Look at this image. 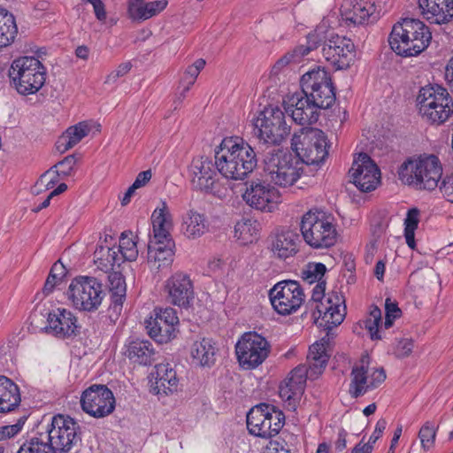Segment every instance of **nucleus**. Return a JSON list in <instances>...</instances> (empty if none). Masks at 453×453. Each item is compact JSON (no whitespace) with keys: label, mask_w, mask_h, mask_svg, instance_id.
<instances>
[{"label":"nucleus","mask_w":453,"mask_h":453,"mask_svg":"<svg viewBox=\"0 0 453 453\" xmlns=\"http://www.w3.org/2000/svg\"><path fill=\"white\" fill-rule=\"evenodd\" d=\"M381 322V310L372 305L369 317L364 320L365 328L368 331L372 340H380L382 337L379 333V325Z\"/></svg>","instance_id":"obj_45"},{"label":"nucleus","mask_w":453,"mask_h":453,"mask_svg":"<svg viewBox=\"0 0 453 453\" xmlns=\"http://www.w3.org/2000/svg\"><path fill=\"white\" fill-rule=\"evenodd\" d=\"M156 368V381L153 391L157 395H168L177 391L179 380L176 372L169 364H159Z\"/></svg>","instance_id":"obj_36"},{"label":"nucleus","mask_w":453,"mask_h":453,"mask_svg":"<svg viewBox=\"0 0 453 453\" xmlns=\"http://www.w3.org/2000/svg\"><path fill=\"white\" fill-rule=\"evenodd\" d=\"M326 60L339 70L347 69L354 63L356 49L353 42L345 36L331 35L323 44Z\"/></svg>","instance_id":"obj_18"},{"label":"nucleus","mask_w":453,"mask_h":453,"mask_svg":"<svg viewBox=\"0 0 453 453\" xmlns=\"http://www.w3.org/2000/svg\"><path fill=\"white\" fill-rule=\"evenodd\" d=\"M441 193L449 203H453V175H447L438 184Z\"/></svg>","instance_id":"obj_53"},{"label":"nucleus","mask_w":453,"mask_h":453,"mask_svg":"<svg viewBox=\"0 0 453 453\" xmlns=\"http://www.w3.org/2000/svg\"><path fill=\"white\" fill-rule=\"evenodd\" d=\"M285 112L289 115L294 122L309 127L316 123L319 117V109L301 92H296L287 96L283 100Z\"/></svg>","instance_id":"obj_20"},{"label":"nucleus","mask_w":453,"mask_h":453,"mask_svg":"<svg viewBox=\"0 0 453 453\" xmlns=\"http://www.w3.org/2000/svg\"><path fill=\"white\" fill-rule=\"evenodd\" d=\"M432 33L418 19L405 18L396 22L388 36L394 52L401 57H414L423 52L430 44Z\"/></svg>","instance_id":"obj_2"},{"label":"nucleus","mask_w":453,"mask_h":453,"mask_svg":"<svg viewBox=\"0 0 453 453\" xmlns=\"http://www.w3.org/2000/svg\"><path fill=\"white\" fill-rule=\"evenodd\" d=\"M153 236L150 241H166L173 239L170 230L173 226L172 216L165 202H162V208H157L151 215Z\"/></svg>","instance_id":"obj_35"},{"label":"nucleus","mask_w":453,"mask_h":453,"mask_svg":"<svg viewBox=\"0 0 453 453\" xmlns=\"http://www.w3.org/2000/svg\"><path fill=\"white\" fill-rule=\"evenodd\" d=\"M270 353V344L257 333H245L235 345V354L240 365L254 369L261 365Z\"/></svg>","instance_id":"obj_14"},{"label":"nucleus","mask_w":453,"mask_h":453,"mask_svg":"<svg viewBox=\"0 0 453 453\" xmlns=\"http://www.w3.org/2000/svg\"><path fill=\"white\" fill-rule=\"evenodd\" d=\"M387 421L385 418H380L377 421L375 429L372 434L370 436L368 441L372 445L377 441V440L382 435L384 430L387 427Z\"/></svg>","instance_id":"obj_60"},{"label":"nucleus","mask_w":453,"mask_h":453,"mask_svg":"<svg viewBox=\"0 0 453 453\" xmlns=\"http://www.w3.org/2000/svg\"><path fill=\"white\" fill-rule=\"evenodd\" d=\"M326 304L320 303L317 304L316 311L319 318L322 320L334 325H341L346 315V306L344 296L338 291L333 290L328 294Z\"/></svg>","instance_id":"obj_28"},{"label":"nucleus","mask_w":453,"mask_h":453,"mask_svg":"<svg viewBox=\"0 0 453 453\" xmlns=\"http://www.w3.org/2000/svg\"><path fill=\"white\" fill-rule=\"evenodd\" d=\"M271 238L272 251L280 258H288L298 251L299 234L290 229L278 230Z\"/></svg>","instance_id":"obj_30"},{"label":"nucleus","mask_w":453,"mask_h":453,"mask_svg":"<svg viewBox=\"0 0 453 453\" xmlns=\"http://www.w3.org/2000/svg\"><path fill=\"white\" fill-rule=\"evenodd\" d=\"M45 331L60 339L73 338L80 334L81 326L72 311L58 308L48 313Z\"/></svg>","instance_id":"obj_25"},{"label":"nucleus","mask_w":453,"mask_h":453,"mask_svg":"<svg viewBox=\"0 0 453 453\" xmlns=\"http://www.w3.org/2000/svg\"><path fill=\"white\" fill-rule=\"evenodd\" d=\"M349 174L353 184L365 193L374 190L380 180V169L366 153L359 154Z\"/></svg>","instance_id":"obj_22"},{"label":"nucleus","mask_w":453,"mask_h":453,"mask_svg":"<svg viewBox=\"0 0 453 453\" xmlns=\"http://www.w3.org/2000/svg\"><path fill=\"white\" fill-rule=\"evenodd\" d=\"M26 420L27 416H22L16 424L0 427V441L12 438L18 434L21 431Z\"/></svg>","instance_id":"obj_51"},{"label":"nucleus","mask_w":453,"mask_h":453,"mask_svg":"<svg viewBox=\"0 0 453 453\" xmlns=\"http://www.w3.org/2000/svg\"><path fill=\"white\" fill-rule=\"evenodd\" d=\"M145 323L149 335L162 344L175 337L179 318L173 308H155L154 317H150Z\"/></svg>","instance_id":"obj_17"},{"label":"nucleus","mask_w":453,"mask_h":453,"mask_svg":"<svg viewBox=\"0 0 453 453\" xmlns=\"http://www.w3.org/2000/svg\"><path fill=\"white\" fill-rule=\"evenodd\" d=\"M292 148L299 159L307 165L319 166L328 155L326 136L313 127H302L292 138Z\"/></svg>","instance_id":"obj_7"},{"label":"nucleus","mask_w":453,"mask_h":453,"mask_svg":"<svg viewBox=\"0 0 453 453\" xmlns=\"http://www.w3.org/2000/svg\"><path fill=\"white\" fill-rule=\"evenodd\" d=\"M413 349V342L411 339H403L397 343L395 355L398 358H404L411 353Z\"/></svg>","instance_id":"obj_55"},{"label":"nucleus","mask_w":453,"mask_h":453,"mask_svg":"<svg viewBox=\"0 0 453 453\" xmlns=\"http://www.w3.org/2000/svg\"><path fill=\"white\" fill-rule=\"evenodd\" d=\"M175 243L173 239L166 241H150L148 243V263L157 269L169 267L174 257Z\"/></svg>","instance_id":"obj_29"},{"label":"nucleus","mask_w":453,"mask_h":453,"mask_svg":"<svg viewBox=\"0 0 453 453\" xmlns=\"http://www.w3.org/2000/svg\"><path fill=\"white\" fill-rule=\"evenodd\" d=\"M81 404L86 413L100 418L113 412L115 398L106 385L93 384L83 391Z\"/></svg>","instance_id":"obj_15"},{"label":"nucleus","mask_w":453,"mask_h":453,"mask_svg":"<svg viewBox=\"0 0 453 453\" xmlns=\"http://www.w3.org/2000/svg\"><path fill=\"white\" fill-rule=\"evenodd\" d=\"M419 222V210L418 208H411L407 212V217L404 220V230L415 231L418 228Z\"/></svg>","instance_id":"obj_56"},{"label":"nucleus","mask_w":453,"mask_h":453,"mask_svg":"<svg viewBox=\"0 0 453 453\" xmlns=\"http://www.w3.org/2000/svg\"><path fill=\"white\" fill-rule=\"evenodd\" d=\"M165 290L169 303L180 308L190 307L195 298L193 283L183 273H176L167 279Z\"/></svg>","instance_id":"obj_24"},{"label":"nucleus","mask_w":453,"mask_h":453,"mask_svg":"<svg viewBox=\"0 0 453 453\" xmlns=\"http://www.w3.org/2000/svg\"><path fill=\"white\" fill-rule=\"evenodd\" d=\"M46 75V67L32 56L15 58L8 71L11 86L22 96L36 94L44 85Z\"/></svg>","instance_id":"obj_4"},{"label":"nucleus","mask_w":453,"mask_h":453,"mask_svg":"<svg viewBox=\"0 0 453 453\" xmlns=\"http://www.w3.org/2000/svg\"><path fill=\"white\" fill-rule=\"evenodd\" d=\"M125 354L132 363L151 365L156 360L157 351L149 340L135 339L127 345Z\"/></svg>","instance_id":"obj_32"},{"label":"nucleus","mask_w":453,"mask_h":453,"mask_svg":"<svg viewBox=\"0 0 453 453\" xmlns=\"http://www.w3.org/2000/svg\"><path fill=\"white\" fill-rule=\"evenodd\" d=\"M243 200L251 208L261 211H273L280 203L279 191L265 181L252 180L246 183Z\"/></svg>","instance_id":"obj_19"},{"label":"nucleus","mask_w":453,"mask_h":453,"mask_svg":"<svg viewBox=\"0 0 453 453\" xmlns=\"http://www.w3.org/2000/svg\"><path fill=\"white\" fill-rule=\"evenodd\" d=\"M326 267L322 263H310L302 272V278L309 284L322 282Z\"/></svg>","instance_id":"obj_47"},{"label":"nucleus","mask_w":453,"mask_h":453,"mask_svg":"<svg viewBox=\"0 0 453 453\" xmlns=\"http://www.w3.org/2000/svg\"><path fill=\"white\" fill-rule=\"evenodd\" d=\"M385 312L386 315H390L393 319H397L401 316L402 311L399 309L395 302H392L390 298L385 301Z\"/></svg>","instance_id":"obj_62"},{"label":"nucleus","mask_w":453,"mask_h":453,"mask_svg":"<svg viewBox=\"0 0 453 453\" xmlns=\"http://www.w3.org/2000/svg\"><path fill=\"white\" fill-rule=\"evenodd\" d=\"M119 248L116 250L115 248H107L106 249V257L103 258L98 257L97 259L100 261L106 260L107 264L113 266L115 264L119 265L120 258L119 257ZM100 265H103V262H100Z\"/></svg>","instance_id":"obj_59"},{"label":"nucleus","mask_w":453,"mask_h":453,"mask_svg":"<svg viewBox=\"0 0 453 453\" xmlns=\"http://www.w3.org/2000/svg\"><path fill=\"white\" fill-rule=\"evenodd\" d=\"M199 75L197 69L194 68L191 65H188L183 74L181 82L185 83V86L180 95L177 96L174 101L175 108L183 101L186 97V94L189 91L190 88L196 82L197 76Z\"/></svg>","instance_id":"obj_49"},{"label":"nucleus","mask_w":453,"mask_h":453,"mask_svg":"<svg viewBox=\"0 0 453 453\" xmlns=\"http://www.w3.org/2000/svg\"><path fill=\"white\" fill-rule=\"evenodd\" d=\"M247 428L250 434L271 438L279 434L285 423V415L275 406L260 403L247 413Z\"/></svg>","instance_id":"obj_10"},{"label":"nucleus","mask_w":453,"mask_h":453,"mask_svg":"<svg viewBox=\"0 0 453 453\" xmlns=\"http://www.w3.org/2000/svg\"><path fill=\"white\" fill-rule=\"evenodd\" d=\"M307 379L310 380L307 365H299L290 372L289 376L280 384V396L288 404L289 410H296L304 393Z\"/></svg>","instance_id":"obj_23"},{"label":"nucleus","mask_w":453,"mask_h":453,"mask_svg":"<svg viewBox=\"0 0 453 453\" xmlns=\"http://www.w3.org/2000/svg\"><path fill=\"white\" fill-rule=\"evenodd\" d=\"M166 0L145 2L144 0H130L128 4V13L134 20H146L161 12L167 6Z\"/></svg>","instance_id":"obj_34"},{"label":"nucleus","mask_w":453,"mask_h":453,"mask_svg":"<svg viewBox=\"0 0 453 453\" xmlns=\"http://www.w3.org/2000/svg\"><path fill=\"white\" fill-rule=\"evenodd\" d=\"M119 250L124 259L127 261H134L138 256L136 242L126 233L121 234Z\"/></svg>","instance_id":"obj_48"},{"label":"nucleus","mask_w":453,"mask_h":453,"mask_svg":"<svg viewBox=\"0 0 453 453\" xmlns=\"http://www.w3.org/2000/svg\"><path fill=\"white\" fill-rule=\"evenodd\" d=\"M152 173L150 170L142 171L138 173L135 180L132 184L134 188H139L147 184V182L151 179Z\"/></svg>","instance_id":"obj_63"},{"label":"nucleus","mask_w":453,"mask_h":453,"mask_svg":"<svg viewBox=\"0 0 453 453\" xmlns=\"http://www.w3.org/2000/svg\"><path fill=\"white\" fill-rule=\"evenodd\" d=\"M303 94L319 109H328L335 102V92L327 71L320 66L305 73L300 79Z\"/></svg>","instance_id":"obj_8"},{"label":"nucleus","mask_w":453,"mask_h":453,"mask_svg":"<svg viewBox=\"0 0 453 453\" xmlns=\"http://www.w3.org/2000/svg\"><path fill=\"white\" fill-rule=\"evenodd\" d=\"M17 453H55L48 441L38 437L26 441Z\"/></svg>","instance_id":"obj_46"},{"label":"nucleus","mask_w":453,"mask_h":453,"mask_svg":"<svg viewBox=\"0 0 453 453\" xmlns=\"http://www.w3.org/2000/svg\"><path fill=\"white\" fill-rule=\"evenodd\" d=\"M342 15L354 25H363L378 19L376 6L372 0H348L342 6Z\"/></svg>","instance_id":"obj_26"},{"label":"nucleus","mask_w":453,"mask_h":453,"mask_svg":"<svg viewBox=\"0 0 453 453\" xmlns=\"http://www.w3.org/2000/svg\"><path fill=\"white\" fill-rule=\"evenodd\" d=\"M257 163L254 149L239 137L225 138L215 151V165L226 179L242 180L252 173Z\"/></svg>","instance_id":"obj_1"},{"label":"nucleus","mask_w":453,"mask_h":453,"mask_svg":"<svg viewBox=\"0 0 453 453\" xmlns=\"http://www.w3.org/2000/svg\"><path fill=\"white\" fill-rule=\"evenodd\" d=\"M132 68V65L130 62H126L120 64L115 71H112L110 74L107 75L104 83L110 84L114 83L119 77L127 74Z\"/></svg>","instance_id":"obj_54"},{"label":"nucleus","mask_w":453,"mask_h":453,"mask_svg":"<svg viewBox=\"0 0 453 453\" xmlns=\"http://www.w3.org/2000/svg\"><path fill=\"white\" fill-rule=\"evenodd\" d=\"M418 7L432 24H446L453 18V0H418Z\"/></svg>","instance_id":"obj_27"},{"label":"nucleus","mask_w":453,"mask_h":453,"mask_svg":"<svg viewBox=\"0 0 453 453\" xmlns=\"http://www.w3.org/2000/svg\"><path fill=\"white\" fill-rule=\"evenodd\" d=\"M47 433L48 442L55 453H67L81 441V427L70 417L54 416Z\"/></svg>","instance_id":"obj_13"},{"label":"nucleus","mask_w":453,"mask_h":453,"mask_svg":"<svg viewBox=\"0 0 453 453\" xmlns=\"http://www.w3.org/2000/svg\"><path fill=\"white\" fill-rule=\"evenodd\" d=\"M328 359L329 355L326 353L324 343L315 342L310 347L307 364H305L309 369L310 380H316L323 373Z\"/></svg>","instance_id":"obj_38"},{"label":"nucleus","mask_w":453,"mask_h":453,"mask_svg":"<svg viewBox=\"0 0 453 453\" xmlns=\"http://www.w3.org/2000/svg\"><path fill=\"white\" fill-rule=\"evenodd\" d=\"M300 230L304 242L312 249H327L337 242L338 233L330 216L310 210L302 217Z\"/></svg>","instance_id":"obj_6"},{"label":"nucleus","mask_w":453,"mask_h":453,"mask_svg":"<svg viewBox=\"0 0 453 453\" xmlns=\"http://www.w3.org/2000/svg\"><path fill=\"white\" fill-rule=\"evenodd\" d=\"M386 379V372L383 368L375 369V371L371 375V380L367 385V388L370 389L377 388L380 383H382Z\"/></svg>","instance_id":"obj_58"},{"label":"nucleus","mask_w":453,"mask_h":453,"mask_svg":"<svg viewBox=\"0 0 453 453\" xmlns=\"http://www.w3.org/2000/svg\"><path fill=\"white\" fill-rule=\"evenodd\" d=\"M21 402L19 388L11 379L0 375V413H8L18 408Z\"/></svg>","instance_id":"obj_33"},{"label":"nucleus","mask_w":453,"mask_h":453,"mask_svg":"<svg viewBox=\"0 0 453 453\" xmlns=\"http://www.w3.org/2000/svg\"><path fill=\"white\" fill-rule=\"evenodd\" d=\"M269 296L273 307L281 315L295 312L304 300L303 289L295 280H284L277 283L270 290Z\"/></svg>","instance_id":"obj_16"},{"label":"nucleus","mask_w":453,"mask_h":453,"mask_svg":"<svg viewBox=\"0 0 453 453\" xmlns=\"http://www.w3.org/2000/svg\"><path fill=\"white\" fill-rule=\"evenodd\" d=\"M108 288L111 299L109 310L118 316L122 311L127 294V284L121 273L111 272L108 274Z\"/></svg>","instance_id":"obj_37"},{"label":"nucleus","mask_w":453,"mask_h":453,"mask_svg":"<svg viewBox=\"0 0 453 453\" xmlns=\"http://www.w3.org/2000/svg\"><path fill=\"white\" fill-rule=\"evenodd\" d=\"M339 325H334L331 323L324 322L322 319L319 322V326H323L326 332L325 336H323L319 343H324V347L327 348L331 342L334 340L335 336V333L334 332V328L338 326Z\"/></svg>","instance_id":"obj_57"},{"label":"nucleus","mask_w":453,"mask_h":453,"mask_svg":"<svg viewBox=\"0 0 453 453\" xmlns=\"http://www.w3.org/2000/svg\"><path fill=\"white\" fill-rule=\"evenodd\" d=\"M18 34L14 15L5 9H0V49L11 45Z\"/></svg>","instance_id":"obj_43"},{"label":"nucleus","mask_w":453,"mask_h":453,"mask_svg":"<svg viewBox=\"0 0 453 453\" xmlns=\"http://www.w3.org/2000/svg\"><path fill=\"white\" fill-rule=\"evenodd\" d=\"M67 295L74 308L95 311L104 297L103 285L95 277L78 276L72 280Z\"/></svg>","instance_id":"obj_12"},{"label":"nucleus","mask_w":453,"mask_h":453,"mask_svg":"<svg viewBox=\"0 0 453 453\" xmlns=\"http://www.w3.org/2000/svg\"><path fill=\"white\" fill-rule=\"evenodd\" d=\"M216 166L207 157H198L193 158L188 167V176L193 189L216 194L218 190L217 173L214 169Z\"/></svg>","instance_id":"obj_21"},{"label":"nucleus","mask_w":453,"mask_h":453,"mask_svg":"<svg viewBox=\"0 0 453 453\" xmlns=\"http://www.w3.org/2000/svg\"><path fill=\"white\" fill-rule=\"evenodd\" d=\"M399 179L417 189L432 191L438 187L442 166L435 155H423L408 158L398 170Z\"/></svg>","instance_id":"obj_3"},{"label":"nucleus","mask_w":453,"mask_h":453,"mask_svg":"<svg viewBox=\"0 0 453 453\" xmlns=\"http://www.w3.org/2000/svg\"><path fill=\"white\" fill-rule=\"evenodd\" d=\"M75 163L76 159L74 155H69L65 157L63 160L53 165L49 171L42 174L36 182V185H44L46 188H52L53 185L58 181V178L55 177L48 180V175L50 172L56 169L55 173L57 176L67 177L71 175Z\"/></svg>","instance_id":"obj_44"},{"label":"nucleus","mask_w":453,"mask_h":453,"mask_svg":"<svg viewBox=\"0 0 453 453\" xmlns=\"http://www.w3.org/2000/svg\"><path fill=\"white\" fill-rule=\"evenodd\" d=\"M191 356L201 366H211L216 360L215 342L210 338L195 342L191 347Z\"/></svg>","instance_id":"obj_41"},{"label":"nucleus","mask_w":453,"mask_h":453,"mask_svg":"<svg viewBox=\"0 0 453 453\" xmlns=\"http://www.w3.org/2000/svg\"><path fill=\"white\" fill-rule=\"evenodd\" d=\"M264 453H291V447L284 440H271L266 445Z\"/></svg>","instance_id":"obj_52"},{"label":"nucleus","mask_w":453,"mask_h":453,"mask_svg":"<svg viewBox=\"0 0 453 453\" xmlns=\"http://www.w3.org/2000/svg\"><path fill=\"white\" fill-rule=\"evenodd\" d=\"M320 44V39L318 34L311 33L307 35L306 44L297 45L293 50L287 52L280 58L273 66V73H278L286 65L290 63H298L301 59L307 56L311 50L317 49Z\"/></svg>","instance_id":"obj_31"},{"label":"nucleus","mask_w":453,"mask_h":453,"mask_svg":"<svg viewBox=\"0 0 453 453\" xmlns=\"http://www.w3.org/2000/svg\"><path fill=\"white\" fill-rule=\"evenodd\" d=\"M444 77L447 85L453 93V56L448 60L445 66Z\"/></svg>","instance_id":"obj_64"},{"label":"nucleus","mask_w":453,"mask_h":453,"mask_svg":"<svg viewBox=\"0 0 453 453\" xmlns=\"http://www.w3.org/2000/svg\"><path fill=\"white\" fill-rule=\"evenodd\" d=\"M90 131L89 127L85 122H80L77 125L68 127L65 133L58 139L57 150L64 153L79 143Z\"/></svg>","instance_id":"obj_40"},{"label":"nucleus","mask_w":453,"mask_h":453,"mask_svg":"<svg viewBox=\"0 0 453 453\" xmlns=\"http://www.w3.org/2000/svg\"><path fill=\"white\" fill-rule=\"evenodd\" d=\"M264 162V170L275 185L289 187L300 178L298 161L288 150L273 149L267 153Z\"/></svg>","instance_id":"obj_9"},{"label":"nucleus","mask_w":453,"mask_h":453,"mask_svg":"<svg viewBox=\"0 0 453 453\" xmlns=\"http://www.w3.org/2000/svg\"><path fill=\"white\" fill-rule=\"evenodd\" d=\"M417 103L420 115L430 124H443L453 114L451 96L447 88L437 84L421 88Z\"/></svg>","instance_id":"obj_5"},{"label":"nucleus","mask_w":453,"mask_h":453,"mask_svg":"<svg viewBox=\"0 0 453 453\" xmlns=\"http://www.w3.org/2000/svg\"><path fill=\"white\" fill-rule=\"evenodd\" d=\"M435 436L436 429L434 426L430 422H426L418 432V438L425 450H429L434 447Z\"/></svg>","instance_id":"obj_50"},{"label":"nucleus","mask_w":453,"mask_h":453,"mask_svg":"<svg viewBox=\"0 0 453 453\" xmlns=\"http://www.w3.org/2000/svg\"><path fill=\"white\" fill-rule=\"evenodd\" d=\"M182 229L188 239L201 237L207 230V224L203 214L193 210L188 211L183 218Z\"/></svg>","instance_id":"obj_42"},{"label":"nucleus","mask_w":453,"mask_h":453,"mask_svg":"<svg viewBox=\"0 0 453 453\" xmlns=\"http://www.w3.org/2000/svg\"><path fill=\"white\" fill-rule=\"evenodd\" d=\"M60 283L61 280L55 279L53 274H49L42 288L43 296H48L50 294H51L54 288Z\"/></svg>","instance_id":"obj_61"},{"label":"nucleus","mask_w":453,"mask_h":453,"mask_svg":"<svg viewBox=\"0 0 453 453\" xmlns=\"http://www.w3.org/2000/svg\"><path fill=\"white\" fill-rule=\"evenodd\" d=\"M252 125L254 134L265 143L280 144L290 134L285 112L279 107L265 108Z\"/></svg>","instance_id":"obj_11"},{"label":"nucleus","mask_w":453,"mask_h":453,"mask_svg":"<svg viewBox=\"0 0 453 453\" xmlns=\"http://www.w3.org/2000/svg\"><path fill=\"white\" fill-rule=\"evenodd\" d=\"M360 362L361 365L354 366L351 371L352 379L349 392L352 398H358L370 390V388H367L368 356H363Z\"/></svg>","instance_id":"obj_39"}]
</instances>
